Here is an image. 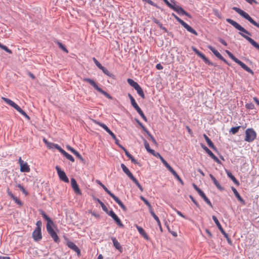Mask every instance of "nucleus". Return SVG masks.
Wrapping results in <instances>:
<instances>
[{
    "mask_svg": "<svg viewBox=\"0 0 259 259\" xmlns=\"http://www.w3.org/2000/svg\"><path fill=\"white\" fill-rule=\"evenodd\" d=\"M121 167L123 170V171L126 174V175L132 180L135 178L129 169L127 168V167L123 163L121 164Z\"/></svg>",
    "mask_w": 259,
    "mask_h": 259,
    "instance_id": "nucleus-26",
    "label": "nucleus"
},
{
    "mask_svg": "<svg viewBox=\"0 0 259 259\" xmlns=\"http://www.w3.org/2000/svg\"><path fill=\"white\" fill-rule=\"evenodd\" d=\"M137 122L146 133H148V130L146 128V127L143 125V124L141 122H140L139 120H137Z\"/></svg>",
    "mask_w": 259,
    "mask_h": 259,
    "instance_id": "nucleus-55",
    "label": "nucleus"
},
{
    "mask_svg": "<svg viewBox=\"0 0 259 259\" xmlns=\"http://www.w3.org/2000/svg\"><path fill=\"white\" fill-rule=\"evenodd\" d=\"M95 123L103 128L115 141H118V140L117 139L115 135L107 127L106 124L97 121H95Z\"/></svg>",
    "mask_w": 259,
    "mask_h": 259,
    "instance_id": "nucleus-12",
    "label": "nucleus"
},
{
    "mask_svg": "<svg viewBox=\"0 0 259 259\" xmlns=\"http://www.w3.org/2000/svg\"><path fill=\"white\" fill-rule=\"evenodd\" d=\"M151 140L152 142L153 143V144H154L156 146H158V143H157V142H156V141L155 140V139H154V138L153 137V136H151Z\"/></svg>",
    "mask_w": 259,
    "mask_h": 259,
    "instance_id": "nucleus-63",
    "label": "nucleus"
},
{
    "mask_svg": "<svg viewBox=\"0 0 259 259\" xmlns=\"http://www.w3.org/2000/svg\"><path fill=\"white\" fill-rule=\"evenodd\" d=\"M156 68L158 70H161L163 69V66L161 65V64L159 63L156 64Z\"/></svg>",
    "mask_w": 259,
    "mask_h": 259,
    "instance_id": "nucleus-64",
    "label": "nucleus"
},
{
    "mask_svg": "<svg viewBox=\"0 0 259 259\" xmlns=\"http://www.w3.org/2000/svg\"><path fill=\"white\" fill-rule=\"evenodd\" d=\"M42 235L40 228H35L33 231V239L35 241H38L41 239Z\"/></svg>",
    "mask_w": 259,
    "mask_h": 259,
    "instance_id": "nucleus-19",
    "label": "nucleus"
},
{
    "mask_svg": "<svg viewBox=\"0 0 259 259\" xmlns=\"http://www.w3.org/2000/svg\"><path fill=\"white\" fill-rule=\"evenodd\" d=\"M135 226L140 235H142L146 240H149L150 238L143 228L137 225H136Z\"/></svg>",
    "mask_w": 259,
    "mask_h": 259,
    "instance_id": "nucleus-23",
    "label": "nucleus"
},
{
    "mask_svg": "<svg viewBox=\"0 0 259 259\" xmlns=\"http://www.w3.org/2000/svg\"><path fill=\"white\" fill-rule=\"evenodd\" d=\"M201 197L204 199V200L211 207L212 206V204L210 201L208 199V198L206 196L204 193L202 191L201 193L199 194Z\"/></svg>",
    "mask_w": 259,
    "mask_h": 259,
    "instance_id": "nucleus-32",
    "label": "nucleus"
},
{
    "mask_svg": "<svg viewBox=\"0 0 259 259\" xmlns=\"http://www.w3.org/2000/svg\"><path fill=\"white\" fill-rule=\"evenodd\" d=\"M232 190L233 192V193H234V195H235V196L236 197V198H237V199L240 202H242L243 203H244V200L241 197V196L240 195L239 193L238 192L237 190L234 187H232Z\"/></svg>",
    "mask_w": 259,
    "mask_h": 259,
    "instance_id": "nucleus-28",
    "label": "nucleus"
},
{
    "mask_svg": "<svg viewBox=\"0 0 259 259\" xmlns=\"http://www.w3.org/2000/svg\"><path fill=\"white\" fill-rule=\"evenodd\" d=\"M74 155L82 162H84V159L83 158V157L81 156V155L79 153V152H78L77 151H76L75 153H74Z\"/></svg>",
    "mask_w": 259,
    "mask_h": 259,
    "instance_id": "nucleus-46",
    "label": "nucleus"
},
{
    "mask_svg": "<svg viewBox=\"0 0 259 259\" xmlns=\"http://www.w3.org/2000/svg\"><path fill=\"white\" fill-rule=\"evenodd\" d=\"M2 100L3 101H4L8 105L11 106V107H13V106L14 105V104H15V102H14L13 101H12L11 100L8 99V98H5V97H2Z\"/></svg>",
    "mask_w": 259,
    "mask_h": 259,
    "instance_id": "nucleus-35",
    "label": "nucleus"
},
{
    "mask_svg": "<svg viewBox=\"0 0 259 259\" xmlns=\"http://www.w3.org/2000/svg\"><path fill=\"white\" fill-rule=\"evenodd\" d=\"M123 149L126 156L128 157L133 163L137 164L138 162L134 157L125 148H123Z\"/></svg>",
    "mask_w": 259,
    "mask_h": 259,
    "instance_id": "nucleus-30",
    "label": "nucleus"
},
{
    "mask_svg": "<svg viewBox=\"0 0 259 259\" xmlns=\"http://www.w3.org/2000/svg\"><path fill=\"white\" fill-rule=\"evenodd\" d=\"M164 3L166 4V5L169 7L170 8V9H172V8H173L174 6L175 5V1L174 0H171V3L173 4H171L170 3L168 0H163Z\"/></svg>",
    "mask_w": 259,
    "mask_h": 259,
    "instance_id": "nucleus-38",
    "label": "nucleus"
},
{
    "mask_svg": "<svg viewBox=\"0 0 259 259\" xmlns=\"http://www.w3.org/2000/svg\"><path fill=\"white\" fill-rule=\"evenodd\" d=\"M162 163L170 171L173 169L171 166L165 160Z\"/></svg>",
    "mask_w": 259,
    "mask_h": 259,
    "instance_id": "nucleus-49",
    "label": "nucleus"
},
{
    "mask_svg": "<svg viewBox=\"0 0 259 259\" xmlns=\"http://www.w3.org/2000/svg\"><path fill=\"white\" fill-rule=\"evenodd\" d=\"M127 81L130 85L133 87L137 91V93L140 97H141V98L143 99L145 98L144 92L141 87L137 82L131 78L127 79Z\"/></svg>",
    "mask_w": 259,
    "mask_h": 259,
    "instance_id": "nucleus-5",
    "label": "nucleus"
},
{
    "mask_svg": "<svg viewBox=\"0 0 259 259\" xmlns=\"http://www.w3.org/2000/svg\"><path fill=\"white\" fill-rule=\"evenodd\" d=\"M172 16L185 28L190 33L194 34L195 35H198V33L194 30L192 27L189 26L188 24L185 22L183 20L180 19L174 13L172 14Z\"/></svg>",
    "mask_w": 259,
    "mask_h": 259,
    "instance_id": "nucleus-6",
    "label": "nucleus"
},
{
    "mask_svg": "<svg viewBox=\"0 0 259 259\" xmlns=\"http://www.w3.org/2000/svg\"><path fill=\"white\" fill-rule=\"evenodd\" d=\"M134 108L136 110L138 113L142 111L138 104H137V105L134 106Z\"/></svg>",
    "mask_w": 259,
    "mask_h": 259,
    "instance_id": "nucleus-61",
    "label": "nucleus"
},
{
    "mask_svg": "<svg viewBox=\"0 0 259 259\" xmlns=\"http://www.w3.org/2000/svg\"><path fill=\"white\" fill-rule=\"evenodd\" d=\"M56 147L57 149L67 159L72 162L74 161V158L70 154L64 150L59 145H57Z\"/></svg>",
    "mask_w": 259,
    "mask_h": 259,
    "instance_id": "nucleus-17",
    "label": "nucleus"
},
{
    "mask_svg": "<svg viewBox=\"0 0 259 259\" xmlns=\"http://www.w3.org/2000/svg\"><path fill=\"white\" fill-rule=\"evenodd\" d=\"M108 214L111 216L112 219L115 221V222L119 225V226L123 227V225L119 219V218L117 216V215L114 212L113 210L110 211L108 213Z\"/></svg>",
    "mask_w": 259,
    "mask_h": 259,
    "instance_id": "nucleus-21",
    "label": "nucleus"
},
{
    "mask_svg": "<svg viewBox=\"0 0 259 259\" xmlns=\"http://www.w3.org/2000/svg\"><path fill=\"white\" fill-rule=\"evenodd\" d=\"M207 144H208L209 147L210 148H211V149H212L213 150H215L216 149L215 147L214 146L213 143L212 142V141L211 140L209 141L208 142H207Z\"/></svg>",
    "mask_w": 259,
    "mask_h": 259,
    "instance_id": "nucleus-51",
    "label": "nucleus"
},
{
    "mask_svg": "<svg viewBox=\"0 0 259 259\" xmlns=\"http://www.w3.org/2000/svg\"><path fill=\"white\" fill-rule=\"evenodd\" d=\"M18 163H19L20 166V171L22 172H29L30 170L29 168V166L28 165L27 162H24L21 158L20 157L18 160Z\"/></svg>",
    "mask_w": 259,
    "mask_h": 259,
    "instance_id": "nucleus-13",
    "label": "nucleus"
},
{
    "mask_svg": "<svg viewBox=\"0 0 259 259\" xmlns=\"http://www.w3.org/2000/svg\"><path fill=\"white\" fill-rule=\"evenodd\" d=\"M162 163L170 171L173 169L171 166L165 160Z\"/></svg>",
    "mask_w": 259,
    "mask_h": 259,
    "instance_id": "nucleus-47",
    "label": "nucleus"
},
{
    "mask_svg": "<svg viewBox=\"0 0 259 259\" xmlns=\"http://www.w3.org/2000/svg\"><path fill=\"white\" fill-rule=\"evenodd\" d=\"M132 180L135 183V184L138 186V187L140 189V190L141 191H143V187L135 178L133 179Z\"/></svg>",
    "mask_w": 259,
    "mask_h": 259,
    "instance_id": "nucleus-39",
    "label": "nucleus"
},
{
    "mask_svg": "<svg viewBox=\"0 0 259 259\" xmlns=\"http://www.w3.org/2000/svg\"><path fill=\"white\" fill-rule=\"evenodd\" d=\"M2 49L5 50L6 52L12 54V52L11 50H10L6 46L2 45L1 48Z\"/></svg>",
    "mask_w": 259,
    "mask_h": 259,
    "instance_id": "nucleus-44",
    "label": "nucleus"
},
{
    "mask_svg": "<svg viewBox=\"0 0 259 259\" xmlns=\"http://www.w3.org/2000/svg\"><path fill=\"white\" fill-rule=\"evenodd\" d=\"M57 44L59 47L64 52L66 53H68V50L66 48V47L60 42H57Z\"/></svg>",
    "mask_w": 259,
    "mask_h": 259,
    "instance_id": "nucleus-40",
    "label": "nucleus"
},
{
    "mask_svg": "<svg viewBox=\"0 0 259 259\" xmlns=\"http://www.w3.org/2000/svg\"><path fill=\"white\" fill-rule=\"evenodd\" d=\"M55 168L57 171L59 179L65 183H69V179L65 172L61 170V169L58 166H56Z\"/></svg>",
    "mask_w": 259,
    "mask_h": 259,
    "instance_id": "nucleus-11",
    "label": "nucleus"
},
{
    "mask_svg": "<svg viewBox=\"0 0 259 259\" xmlns=\"http://www.w3.org/2000/svg\"><path fill=\"white\" fill-rule=\"evenodd\" d=\"M53 225H47L46 228L48 233L50 235L54 241L56 243L60 242V239L52 227Z\"/></svg>",
    "mask_w": 259,
    "mask_h": 259,
    "instance_id": "nucleus-9",
    "label": "nucleus"
},
{
    "mask_svg": "<svg viewBox=\"0 0 259 259\" xmlns=\"http://www.w3.org/2000/svg\"><path fill=\"white\" fill-rule=\"evenodd\" d=\"M141 117L145 121H147V119L145 115H144L143 112L142 111L141 112L139 113Z\"/></svg>",
    "mask_w": 259,
    "mask_h": 259,
    "instance_id": "nucleus-60",
    "label": "nucleus"
},
{
    "mask_svg": "<svg viewBox=\"0 0 259 259\" xmlns=\"http://www.w3.org/2000/svg\"><path fill=\"white\" fill-rule=\"evenodd\" d=\"M192 50L193 51L201 58L203 59V60L205 62V63L212 65V63L210 62L209 60L201 52H200L197 49L195 48H192Z\"/></svg>",
    "mask_w": 259,
    "mask_h": 259,
    "instance_id": "nucleus-18",
    "label": "nucleus"
},
{
    "mask_svg": "<svg viewBox=\"0 0 259 259\" xmlns=\"http://www.w3.org/2000/svg\"><path fill=\"white\" fill-rule=\"evenodd\" d=\"M67 245L69 248L76 252L78 255L80 254V249L73 242L70 241H67Z\"/></svg>",
    "mask_w": 259,
    "mask_h": 259,
    "instance_id": "nucleus-20",
    "label": "nucleus"
},
{
    "mask_svg": "<svg viewBox=\"0 0 259 259\" xmlns=\"http://www.w3.org/2000/svg\"><path fill=\"white\" fill-rule=\"evenodd\" d=\"M212 218L214 223H215L216 225L218 227L219 229H222V227L221 224L220 223L219 220H218L217 218L215 215H212Z\"/></svg>",
    "mask_w": 259,
    "mask_h": 259,
    "instance_id": "nucleus-36",
    "label": "nucleus"
},
{
    "mask_svg": "<svg viewBox=\"0 0 259 259\" xmlns=\"http://www.w3.org/2000/svg\"><path fill=\"white\" fill-rule=\"evenodd\" d=\"M140 199L145 203V204L148 207L149 211L152 215V216L153 217V218L155 220V221H158L159 220L158 217L154 213L152 206L150 204V203L149 202V201L144 198L143 196H140Z\"/></svg>",
    "mask_w": 259,
    "mask_h": 259,
    "instance_id": "nucleus-10",
    "label": "nucleus"
},
{
    "mask_svg": "<svg viewBox=\"0 0 259 259\" xmlns=\"http://www.w3.org/2000/svg\"><path fill=\"white\" fill-rule=\"evenodd\" d=\"M208 48L212 51L214 55L217 57L219 59L224 61L225 63L229 64L226 60L221 55V54L213 47L211 46H209Z\"/></svg>",
    "mask_w": 259,
    "mask_h": 259,
    "instance_id": "nucleus-16",
    "label": "nucleus"
},
{
    "mask_svg": "<svg viewBox=\"0 0 259 259\" xmlns=\"http://www.w3.org/2000/svg\"><path fill=\"white\" fill-rule=\"evenodd\" d=\"M226 21L227 22L233 26L236 29L239 30L240 31L239 34L242 37L248 40L254 48L259 50V45L251 37L246 35L247 34L248 35H251V33L249 31L246 30L237 22L231 19L228 18L226 19Z\"/></svg>",
    "mask_w": 259,
    "mask_h": 259,
    "instance_id": "nucleus-1",
    "label": "nucleus"
},
{
    "mask_svg": "<svg viewBox=\"0 0 259 259\" xmlns=\"http://www.w3.org/2000/svg\"><path fill=\"white\" fill-rule=\"evenodd\" d=\"M41 214L43 218L47 221V224L49 225H53L54 223L52 220L43 211L40 210Z\"/></svg>",
    "mask_w": 259,
    "mask_h": 259,
    "instance_id": "nucleus-27",
    "label": "nucleus"
},
{
    "mask_svg": "<svg viewBox=\"0 0 259 259\" xmlns=\"http://www.w3.org/2000/svg\"><path fill=\"white\" fill-rule=\"evenodd\" d=\"M151 154L152 155H153V156H154L155 157L159 158H160V157L161 156V155L159 153L155 152L154 150H153V152H152Z\"/></svg>",
    "mask_w": 259,
    "mask_h": 259,
    "instance_id": "nucleus-56",
    "label": "nucleus"
},
{
    "mask_svg": "<svg viewBox=\"0 0 259 259\" xmlns=\"http://www.w3.org/2000/svg\"><path fill=\"white\" fill-rule=\"evenodd\" d=\"M71 184L74 192L77 194L81 195V190L74 178L71 179Z\"/></svg>",
    "mask_w": 259,
    "mask_h": 259,
    "instance_id": "nucleus-14",
    "label": "nucleus"
},
{
    "mask_svg": "<svg viewBox=\"0 0 259 259\" xmlns=\"http://www.w3.org/2000/svg\"><path fill=\"white\" fill-rule=\"evenodd\" d=\"M66 148H67V149L68 150H69L70 151H71L73 154H74V153L77 151L76 150H75L74 148H72L71 146H69V145H67L66 146Z\"/></svg>",
    "mask_w": 259,
    "mask_h": 259,
    "instance_id": "nucleus-52",
    "label": "nucleus"
},
{
    "mask_svg": "<svg viewBox=\"0 0 259 259\" xmlns=\"http://www.w3.org/2000/svg\"><path fill=\"white\" fill-rule=\"evenodd\" d=\"M93 60L94 63H95V64L96 65V66L99 69H101L102 68H103V66L101 64V63L95 58H93Z\"/></svg>",
    "mask_w": 259,
    "mask_h": 259,
    "instance_id": "nucleus-43",
    "label": "nucleus"
},
{
    "mask_svg": "<svg viewBox=\"0 0 259 259\" xmlns=\"http://www.w3.org/2000/svg\"><path fill=\"white\" fill-rule=\"evenodd\" d=\"M100 205L101 206L103 210L105 211L106 212H108V208L106 206V205L102 202L100 203Z\"/></svg>",
    "mask_w": 259,
    "mask_h": 259,
    "instance_id": "nucleus-54",
    "label": "nucleus"
},
{
    "mask_svg": "<svg viewBox=\"0 0 259 259\" xmlns=\"http://www.w3.org/2000/svg\"><path fill=\"white\" fill-rule=\"evenodd\" d=\"M172 174L175 177V178L178 179V178H180V176L177 174V173L176 172V171L173 169L171 171H170Z\"/></svg>",
    "mask_w": 259,
    "mask_h": 259,
    "instance_id": "nucleus-59",
    "label": "nucleus"
},
{
    "mask_svg": "<svg viewBox=\"0 0 259 259\" xmlns=\"http://www.w3.org/2000/svg\"><path fill=\"white\" fill-rule=\"evenodd\" d=\"M17 186L24 194H25L26 195L27 194V192H26V191L25 190V189H24V187L22 185H21V184H18Z\"/></svg>",
    "mask_w": 259,
    "mask_h": 259,
    "instance_id": "nucleus-45",
    "label": "nucleus"
},
{
    "mask_svg": "<svg viewBox=\"0 0 259 259\" xmlns=\"http://www.w3.org/2000/svg\"><path fill=\"white\" fill-rule=\"evenodd\" d=\"M162 163L170 171L173 169L171 166L165 160Z\"/></svg>",
    "mask_w": 259,
    "mask_h": 259,
    "instance_id": "nucleus-48",
    "label": "nucleus"
},
{
    "mask_svg": "<svg viewBox=\"0 0 259 259\" xmlns=\"http://www.w3.org/2000/svg\"><path fill=\"white\" fill-rule=\"evenodd\" d=\"M128 96L131 100L132 106L134 107V106L137 105V103H136L133 97L130 94H128Z\"/></svg>",
    "mask_w": 259,
    "mask_h": 259,
    "instance_id": "nucleus-41",
    "label": "nucleus"
},
{
    "mask_svg": "<svg viewBox=\"0 0 259 259\" xmlns=\"http://www.w3.org/2000/svg\"><path fill=\"white\" fill-rule=\"evenodd\" d=\"M41 225H42V223L40 221H37L36 223V228H40L41 229Z\"/></svg>",
    "mask_w": 259,
    "mask_h": 259,
    "instance_id": "nucleus-62",
    "label": "nucleus"
},
{
    "mask_svg": "<svg viewBox=\"0 0 259 259\" xmlns=\"http://www.w3.org/2000/svg\"><path fill=\"white\" fill-rule=\"evenodd\" d=\"M144 2H146L151 6H155L156 4L153 2L151 0H142Z\"/></svg>",
    "mask_w": 259,
    "mask_h": 259,
    "instance_id": "nucleus-58",
    "label": "nucleus"
},
{
    "mask_svg": "<svg viewBox=\"0 0 259 259\" xmlns=\"http://www.w3.org/2000/svg\"><path fill=\"white\" fill-rule=\"evenodd\" d=\"M57 145H58L57 144H54L53 143L49 142V143L48 144L47 146L50 149L53 148H55L56 149H57V147H56Z\"/></svg>",
    "mask_w": 259,
    "mask_h": 259,
    "instance_id": "nucleus-50",
    "label": "nucleus"
},
{
    "mask_svg": "<svg viewBox=\"0 0 259 259\" xmlns=\"http://www.w3.org/2000/svg\"><path fill=\"white\" fill-rule=\"evenodd\" d=\"M193 186L194 188V189L197 191V192L199 194L201 193L202 191L199 189L195 184H193Z\"/></svg>",
    "mask_w": 259,
    "mask_h": 259,
    "instance_id": "nucleus-57",
    "label": "nucleus"
},
{
    "mask_svg": "<svg viewBox=\"0 0 259 259\" xmlns=\"http://www.w3.org/2000/svg\"><path fill=\"white\" fill-rule=\"evenodd\" d=\"M228 176L232 180V181L237 186L239 185V182L236 179V178L232 174L231 172L228 171L227 172Z\"/></svg>",
    "mask_w": 259,
    "mask_h": 259,
    "instance_id": "nucleus-31",
    "label": "nucleus"
},
{
    "mask_svg": "<svg viewBox=\"0 0 259 259\" xmlns=\"http://www.w3.org/2000/svg\"><path fill=\"white\" fill-rule=\"evenodd\" d=\"M101 187L104 189L106 192L108 194L116 201V203L118 204V205L121 207L123 210H126V207L117 197L111 193L103 184L102 185Z\"/></svg>",
    "mask_w": 259,
    "mask_h": 259,
    "instance_id": "nucleus-7",
    "label": "nucleus"
},
{
    "mask_svg": "<svg viewBox=\"0 0 259 259\" xmlns=\"http://www.w3.org/2000/svg\"><path fill=\"white\" fill-rule=\"evenodd\" d=\"M8 195L19 206L22 205V202L10 191L9 189L7 190Z\"/></svg>",
    "mask_w": 259,
    "mask_h": 259,
    "instance_id": "nucleus-22",
    "label": "nucleus"
},
{
    "mask_svg": "<svg viewBox=\"0 0 259 259\" xmlns=\"http://www.w3.org/2000/svg\"><path fill=\"white\" fill-rule=\"evenodd\" d=\"M246 107L248 109H253L254 108V106L252 103H248L246 105Z\"/></svg>",
    "mask_w": 259,
    "mask_h": 259,
    "instance_id": "nucleus-53",
    "label": "nucleus"
},
{
    "mask_svg": "<svg viewBox=\"0 0 259 259\" xmlns=\"http://www.w3.org/2000/svg\"><path fill=\"white\" fill-rule=\"evenodd\" d=\"M240 126H238L232 127L231 128L230 132L233 134H236L238 132V131L240 129Z\"/></svg>",
    "mask_w": 259,
    "mask_h": 259,
    "instance_id": "nucleus-42",
    "label": "nucleus"
},
{
    "mask_svg": "<svg viewBox=\"0 0 259 259\" xmlns=\"http://www.w3.org/2000/svg\"><path fill=\"white\" fill-rule=\"evenodd\" d=\"M83 81L85 82H87L90 83L91 85H92L97 91L104 95L106 98L112 99V97L107 92L103 91L102 89L99 87L98 84L95 82V81L90 78H83Z\"/></svg>",
    "mask_w": 259,
    "mask_h": 259,
    "instance_id": "nucleus-4",
    "label": "nucleus"
},
{
    "mask_svg": "<svg viewBox=\"0 0 259 259\" xmlns=\"http://www.w3.org/2000/svg\"><path fill=\"white\" fill-rule=\"evenodd\" d=\"M144 144L145 149H146V150L148 152H149L150 154L152 152H153L154 150L151 149L150 148L149 143L146 140H144Z\"/></svg>",
    "mask_w": 259,
    "mask_h": 259,
    "instance_id": "nucleus-33",
    "label": "nucleus"
},
{
    "mask_svg": "<svg viewBox=\"0 0 259 259\" xmlns=\"http://www.w3.org/2000/svg\"><path fill=\"white\" fill-rule=\"evenodd\" d=\"M164 3L166 4V5L169 7L170 8V9H172V8H173L174 6L175 5V1L174 0H171V3L173 4H171L170 3L168 0H163Z\"/></svg>",
    "mask_w": 259,
    "mask_h": 259,
    "instance_id": "nucleus-37",
    "label": "nucleus"
},
{
    "mask_svg": "<svg viewBox=\"0 0 259 259\" xmlns=\"http://www.w3.org/2000/svg\"><path fill=\"white\" fill-rule=\"evenodd\" d=\"M256 137V133L254 130L251 128H247L245 131V141L247 142H253Z\"/></svg>",
    "mask_w": 259,
    "mask_h": 259,
    "instance_id": "nucleus-8",
    "label": "nucleus"
},
{
    "mask_svg": "<svg viewBox=\"0 0 259 259\" xmlns=\"http://www.w3.org/2000/svg\"><path fill=\"white\" fill-rule=\"evenodd\" d=\"M232 9L247 20L250 23L259 28V23H256L247 13L237 7H233Z\"/></svg>",
    "mask_w": 259,
    "mask_h": 259,
    "instance_id": "nucleus-2",
    "label": "nucleus"
},
{
    "mask_svg": "<svg viewBox=\"0 0 259 259\" xmlns=\"http://www.w3.org/2000/svg\"><path fill=\"white\" fill-rule=\"evenodd\" d=\"M111 240L113 242L114 246L120 252H122V248L120 243L118 242L117 240L115 237H112Z\"/></svg>",
    "mask_w": 259,
    "mask_h": 259,
    "instance_id": "nucleus-25",
    "label": "nucleus"
},
{
    "mask_svg": "<svg viewBox=\"0 0 259 259\" xmlns=\"http://www.w3.org/2000/svg\"><path fill=\"white\" fill-rule=\"evenodd\" d=\"M202 148L215 162H219L220 161L218 158L207 147L203 146Z\"/></svg>",
    "mask_w": 259,
    "mask_h": 259,
    "instance_id": "nucleus-24",
    "label": "nucleus"
},
{
    "mask_svg": "<svg viewBox=\"0 0 259 259\" xmlns=\"http://www.w3.org/2000/svg\"><path fill=\"white\" fill-rule=\"evenodd\" d=\"M172 10L176 11L179 14L186 15L189 18L191 17V15L188 13L186 12L182 8L179 6L174 5Z\"/></svg>",
    "mask_w": 259,
    "mask_h": 259,
    "instance_id": "nucleus-15",
    "label": "nucleus"
},
{
    "mask_svg": "<svg viewBox=\"0 0 259 259\" xmlns=\"http://www.w3.org/2000/svg\"><path fill=\"white\" fill-rule=\"evenodd\" d=\"M226 53L228 55L230 58H231L235 62L239 65L243 69L251 73L252 75H253V71L244 63L236 58L230 51L228 50H226Z\"/></svg>",
    "mask_w": 259,
    "mask_h": 259,
    "instance_id": "nucleus-3",
    "label": "nucleus"
},
{
    "mask_svg": "<svg viewBox=\"0 0 259 259\" xmlns=\"http://www.w3.org/2000/svg\"><path fill=\"white\" fill-rule=\"evenodd\" d=\"M101 70H102L104 73H105L107 76L112 78L114 77V75L104 67L103 66V68H102Z\"/></svg>",
    "mask_w": 259,
    "mask_h": 259,
    "instance_id": "nucleus-34",
    "label": "nucleus"
},
{
    "mask_svg": "<svg viewBox=\"0 0 259 259\" xmlns=\"http://www.w3.org/2000/svg\"><path fill=\"white\" fill-rule=\"evenodd\" d=\"M209 176L211 180L213 181L214 184L216 186V187L220 190H223V188L219 184V183L218 182V181L216 180V179L212 176V175L210 174Z\"/></svg>",
    "mask_w": 259,
    "mask_h": 259,
    "instance_id": "nucleus-29",
    "label": "nucleus"
}]
</instances>
